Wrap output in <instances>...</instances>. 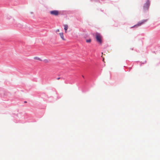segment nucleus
<instances>
[{
	"mask_svg": "<svg viewBox=\"0 0 160 160\" xmlns=\"http://www.w3.org/2000/svg\"><path fill=\"white\" fill-rule=\"evenodd\" d=\"M96 38L97 41L100 43L101 44L102 37L101 34L98 33H96Z\"/></svg>",
	"mask_w": 160,
	"mask_h": 160,
	"instance_id": "nucleus-1",
	"label": "nucleus"
},
{
	"mask_svg": "<svg viewBox=\"0 0 160 160\" xmlns=\"http://www.w3.org/2000/svg\"><path fill=\"white\" fill-rule=\"evenodd\" d=\"M60 79V78H57V79L58 80H59V79Z\"/></svg>",
	"mask_w": 160,
	"mask_h": 160,
	"instance_id": "nucleus-11",
	"label": "nucleus"
},
{
	"mask_svg": "<svg viewBox=\"0 0 160 160\" xmlns=\"http://www.w3.org/2000/svg\"><path fill=\"white\" fill-rule=\"evenodd\" d=\"M146 21V20H142V21L139 22L137 25H135L133 27L140 26L141 25H142L143 23H144Z\"/></svg>",
	"mask_w": 160,
	"mask_h": 160,
	"instance_id": "nucleus-4",
	"label": "nucleus"
},
{
	"mask_svg": "<svg viewBox=\"0 0 160 160\" xmlns=\"http://www.w3.org/2000/svg\"><path fill=\"white\" fill-rule=\"evenodd\" d=\"M150 3V2L149 0H147L143 7V9L144 11H146L148 9Z\"/></svg>",
	"mask_w": 160,
	"mask_h": 160,
	"instance_id": "nucleus-3",
	"label": "nucleus"
},
{
	"mask_svg": "<svg viewBox=\"0 0 160 160\" xmlns=\"http://www.w3.org/2000/svg\"><path fill=\"white\" fill-rule=\"evenodd\" d=\"M34 59L35 60H39V61H42V59L38 57H35L34 58Z\"/></svg>",
	"mask_w": 160,
	"mask_h": 160,
	"instance_id": "nucleus-7",
	"label": "nucleus"
},
{
	"mask_svg": "<svg viewBox=\"0 0 160 160\" xmlns=\"http://www.w3.org/2000/svg\"><path fill=\"white\" fill-rule=\"evenodd\" d=\"M59 35L61 39L64 41L66 40V39L64 38L63 33V32H60L59 33Z\"/></svg>",
	"mask_w": 160,
	"mask_h": 160,
	"instance_id": "nucleus-5",
	"label": "nucleus"
},
{
	"mask_svg": "<svg viewBox=\"0 0 160 160\" xmlns=\"http://www.w3.org/2000/svg\"><path fill=\"white\" fill-rule=\"evenodd\" d=\"M64 29L65 30V32H67V30L68 28V26L67 24H65L64 25Z\"/></svg>",
	"mask_w": 160,
	"mask_h": 160,
	"instance_id": "nucleus-6",
	"label": "nucleus"
},
{
	"mask_svg": "<svg viewBox=\"0 0 160 160\" xmlns=\"http://www.w3.org/2000/svg\"><path fill=\"white\" fill-rule=\"evenodd\" d=\"M82 77L83 78H84V77L83 76H82Z\"/></svg>",
	"mask_w": 160,
	"mask_h": 160,
	"instance_id": "nucleus-12",
	"label": "nucleus"
},
{
	"mask_svg": "<svg viewBox=\"0 0 160 160\" xmlns=\"http://www.w3.org/2000/svg\"><path fill=\"white\" fill-rule=\"evenodd\" d=\"M45 62L46 63H48L49 62V61L48 60H45Z\"/></svg>",
	"mask_w": 160,
	"mask_h": 160,
	"instance_id": "nucleus-9",
	"label": "nucleus"
},
{
	"mask_svg": "<svg viewBox=\"0 0 160 160\" xmlns=\"http://www.w3.org/2000/svg\"><path fill=\"white\" fill-rule=\"evenodd\" d=\"M91 39H88V40H87L86 41L88 43H90V42H91Z\"/></svg>",
	"mask_w": 160,
	"mask_h": 160,
	"instance_id": "nucleus-8",
	"label": "nucleus"
},
{
	"mask_svg": "<svg viewBox=\"0 0 160 160\" xmlns=\"http://www.w3.org/2000/svg\"><path fill=\"white\" fill-rule=\"evenodd\" d=\"M59 29H58L56 30V32H59Z\"/></svg>",
	"mask_w": 160,
	"mask_h": 160,
	"instance_id": "nucleus-10",
	"label": "nucleus"
},
{
	"mask_svg": "<svg viewBox=\"0 0 160 160\" xmlns=\"http://www.w3.org/2000/svg\"><path fill=\"white\" fill-rule=\"evenodd\" d=\"M49 13L51 15L54 16H58L60 13L58 11L56 10L50 11Z\"/></svg>",
	"mask_w": 160,
	"mask_h": 160,
	"instance_id": "nucleus-2",
	"label": "nucleus"
}]
</instances>
